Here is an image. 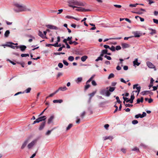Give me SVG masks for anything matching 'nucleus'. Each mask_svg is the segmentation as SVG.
I'll return each mask as SVG.
<instances>
[{
	"instance_id": "obj_58",
	"label": "nucleus",
	"mask_w": 158,
	"mask_h": 158,
	"mask_svg": "<svg viewBox=\"0 0 158 158\" xmlns=\"http://www.w3.org/2000/svg\"><path fill=\"white\" fill-rule=\"evenodd\" d=\"M24 93V92H18L16 93L15 94V96H16V95H19V94H23Z\"/></svg>"
},
{
	"instance_id": "obj_8",
	"label": "nucleus",
	"mask_w": 158,
	"mask_h": 158,
	"mask_svg": "<svg viewBox=\"0 0 158 158\" xmlns=\"http://www.w3.org/2000/svg\"><path fill=\"white\" fill-rule=\"evenodd\" d=\"M147 66L150 68L153 69L155 68V66L151 62L147 61L146 63Z\"/></svg>"
},
{
	"instance_id": "obj_52",
	"label": "nucleus",
	"mask_w": 158,
	"mask_h": 158,
	"mask_svg": "<svg viewBox=\"0 0 158 158\" xmlns=\"http://www.w3.org/2000/svg\"><path fill=\"white\" fill-rule=\"evenodd\" d=\"M10 48L13 49H15V48H18L19 46H14L11 45L10 46Z\"/></svg>"
},
{
	"instance_id": "obj_60",
	"label": "nucleus",
	"mask_w": 158,
	"mask_h": 158,
	"mask_svg": "<svg viewBox=\"0 0 158 158\" xmlns=\"http://www.w3.org/2000/svg\"><path fill=\"white\" fill-rule=\"evenodd\" d=\"M95 92H93L89 94V95L90 96L91 98L93 97L94 94H95Z\"/></svg>"
},
{
	"instance_id": "obj_27",
	"label": "nucleus",
	"mask_w": 158,
	"mask_h": 158,
	"mask_svg": "<svg viewBox=\"0 0 158 158\" xmlns=\"http://www.w3.org/2000/svg\"><path fill=\"white\" fill-rule=\"evenodd\" d=\"M123 103L124 105H125V106L126 107H132L133 106V105H132V104H129L125 103V102H123Z\"/></svg>"
},
{
	"instance_id": "obj_24",
	"label": "nucleus",
	"mask_w": 158,
	"mask_h": 158,
	"mask_svg": "<svg viewBox=\"0 0 158 158\" xmlns=\"http://www.w3.org/2000/svg\"><path fill=\"white\" fill-rule=\"evenodd\" d=\"M143 97H141V99H140L139 98L137 99V103H139L140 102H143Z\"/></svg>"
},
{
	"instance_id": "obj_32",
	"label": "nucleus",
	"mask_w": 158,
	"mask_h": 158,
	"mask_svg": "<svg viewBox=\"0 0 158 158\" xmlns=\"http://www.w3.org/2000/svg\"><path fill=\"white\" fill-rule=\"evenodd\" d=\"M31 90V88H28L27 89L25 90V91L24 92H25L26 93H29L30 92Z\"/></svg>"
},
{
	"instance_id": "obj_53",
	"label": "nucleus",
	"mask_w": 158,
	"mask_h": 158,
	"mask_svg": "<svg viewBox=\"0 0 158 158\" xmlns=\"http://www.w3.org/2000/svg\"><path fill=\"white\" fill-rule=\"evenodd\" d=\"M133 100H132L129 99V100H127L126 101V102L127 103V102H129L130 103H131L132 104L133 102Z\"/></svg>"
},
{
	"instance_id": "obj_34",
	"label": "nucleus",
	"mask_w": 158,
	"mask_h": 158,
	"mask_svg": "<svg viewBox=\"0 0 158 158\" xmlns=\"http://www.w3.org/2000/svg\"><path fill=\"white\" fill-rule=\"evenodd\" d=\"M115 89V88L114 87H110V88L109 89V92H112Z\"/></svg>"
},
{
	"instance_id": "obj_39",
	"label": "nucleus",
	"mask_w": 158,
	"mask_h": 158,
	"mask_svg": "<svg viewBox=\"0 0 158 158\" xmlns=\"http://www.w3.org/2000/svg\"><path fill=\"white\" fill-rule=\"evenodd\" d=\"M116 99L117 100V102L118 103H121V102L120 101L119 99V97L118 96H117L116 97Z\"/></svg>"
},
{
	"instance_id": "obj_64",
	"label": "nucleus",
	"mask_w": 158,
	"mask_h": 158,
	"mask_svg": "<svg viewBox=\"0 0 158 158\" xmlns=\"http://www.w3.org/2000/svg\"><path fill=\"white\" fill-rule=\"evenodd\" d=\"M104 127L106 129H107L108 127H109V125L108 124H105L104 126Z\"/></svg>"
},
{
	"instance_id": "obj_26",
	"label": "nucleus",
	"mask_w": 158,
	"mask_h": 158,
	"mask_svg": "<svg viewBox=\"0 0 158 158\" xmlns=\"http://www.w3.org/2000/svg\"><path fill=\"white\" fill-rule=\"evenodd\" d=\"M82 78L81 77H78L77 78V80L76 81V82L78 83L80 82H81L82 80Z\"/></svg>"
},
{
	"instance_id": "obj_48",
	"label": "nucleus",
	"mask_w": 158,
	"mask_h": 158,
	"mask_svg": "<svg viewBox=\"0 0 158 158\" xmlns=\"http://www.w3.org/2000/svg\"><path fill=\"white\" fill-rule=\"evenodd\" d=\"M121 49V47L120 46H117L115 48V49L118 50Z\"/></svg>"
},
{
	"instance_id": "obj_9",
	"label": "nucleus",
	"mask_w": 158,
	"mask_h": 158,
	"mask_svg": "<svg viewBox=\"0 0 158 158\" xmlns=\"http://www.w3.org/2000/svg\"><path fill=\"white\" fill-rule=\"evenodd\" d=\"M138 58H136L133 61V65L134 66H139L140 64V62H138Z\"/></svg>"
},
{
	"instance_id": "obj_25",
	"label": "nucleus",
	"mask_w": 158,
	"mask_h": 158,
	"mask_svg": "<svg viewBox=\"0 0 158 158\" xmlns=\"http://www.w3.org/2000/svg\"><path fill=\"white\" fill-rule=\"evenodd\" d=\"M68 60L70 61H73L74 60V57L73 56H69L68 58Z\"/></svg>"
},
{
	"instance_id": "obj_11",
	"label": "nucleus",
	"mask_w": 158,
	"mask_h": 158,
	"mask_svg": "<svg viewBox=\"0 0 158 158\" xmlns=\"http://www.w3.org/2000/svg\"><path fill=\"white\" fill-rule=\"evenodd\" d=\"M19 48H20L21 51L23 52L24 51L26 48L27 47L26 46L23 45H21L20 46H19Z\"/></svg>"
},
{
	"instance_id": "obj_16",
	"label": "nucleus",
	"mask_w": 158,
	"mask_h": 158,
	"mask_svg": "<svg viewBox=\"0 0 158 158\" xmlns=\"http://www.w3.org/2000/svg\"><path fill=\"white\" fill-rule=\"evenodd\" d=\"M107 50H103L101 54H100V56H103L104 54H107Z\"/></svg>"
},
{
	"instance_id": "obj_38",
	"label": "nucleus",
	"mask_w": 158,
	"mask_h": 158,
	"mask_svg": "<svg viewBox=\"0 0 158 158\" xmlns=\"http://www.w3.org/2000/svg\"><path fill=\"white\" fill-rule=\"evenodd\" d=\"M139 117H140V118H142L141 117V114H138L136 115L135 116V118H138Z\"/></svg>"
},
{
	"instance_id": "obj_28",
	"label": "nucleus",
	"mask_w": 158,
	"mask_h": 158,
	"mask_svg": "<svg viewBox=\"0 0 158 158\" xmlns=\"http://www.w3.org/2000/svg\"><path fill=\"white\" fill-rule=\"evenodd\" d=\"M73 126V124H70L66 128V131H68Z\"/></svg>"
},
{
	"instance_id": "obj_7",
	"label": "nucleus",
	"mask_w": 158,
	"mask_h": 158,
	"mask_svg": "<svg viewBox=\"0 0 158 158\" xmlns=\"http://www.w3.org/2000/svg\"><path fill=\"white\" fill-rule=\"evenodd\" d=\"M46 26L48 28L51 29L57 30L58 29L57 27L52 25H47Z\"/></svg>"
},
{
	"instance_id": "obj_19",
	"label": "nucleus",
	"mask_w": 158,
	"mask_h": 158,
	"mask_svg": "<svg viewBox=\"0 0 158 158\" xmlns=\"http://www.w3.org/2000/svg\"><path fill=\"white\" fill-rule=\"evenodd\" d=\"M38 35L42 37L43 38H44L45 36H44V35L43 34L42 32L41 31H39V32L38 33Z\"/></svg>"
},
{
	"instance_id": "obj_18",
	"label": "nucleus",
	"mask_w": 158,
	"mask_h": 158,
	"mask_svg": "<svg viewBox=\"0 0 158 158\" xmlns=\"http://www.w3.org/2000/svg\"><path fill=\"white\" fill-rule=\"evenodd\" d=\"M54 118V116H51L48 119V124H50L52 122Z\"/></svg>"
},
{
	"instance_id": "obj_17",
	"label": "nucleus",
	"mask_w": 158,
	"mask_h": 158,
	"mask_svg": "<svg viewBox=\"0 0 158 158\" xmlns=\"http://www.w3.org/2000/svg\"><path fill=\"white\" fill-rule=\"evenodd\" d=\"M67 89V88L66 87V86H64L63 87H60L59 89L57 90H58V91L59 90H61L62 91H64L66 90Z\"/></svg>"
},
{
	"instance_id": "obj_46",
	"label": "nucleus",
	"mask_w": 158,
	"mask_h": 158,
	"mask_svg": "<svg viewBox=\"0 0 158 158\" xmlns=\"http://www.w3.org/2000/svg\"><path fill=\"white\" fill-rule=\"evenodd\" d=\"M138 123V121L137 120H134L132 121V123L133 124H135Z\"/></svg>"
},
{
	"instance_id": "obj_47",
	"label": "nucleus",
	"mask_w": 158,
	"mask_h": 158,
	"mask_svg": "<svg viewBox=\"0 0 158 158\" xmlns=\"http://www.w3.org/2000/svg\"><path fill=\"white\" fill-rule=\"evenodd\" d=\"M52 131V130L48 131L46 133L45 135H50V134Z\"/></svg>"
},
{
	"instance_id": "obj_29",
	"label": "nucleus",
	"mask_w": 158,
	"mask_h": 158,
	"mask_svg": "<svg viewBox=\"0 0 158 158\" xmlns=\"http://www.w3.org/2000/svg\"><path fill=\"white\" fill-rule=\"evenodd\" d=\"M85 111H83L81 114L80 116L81 118H83L85 116Z\"/></svg>"
},
{
	"instance_id": "obj_10",
	"label": "nucleus",
	"mask_w": 158,
	"mask_h": 158,
	"mask_svg": "<svg viewBox=\"0 0 158 158\" xmlns=\"http://www.w3.org/2000/svg\"><path fill=\"white\" fill-rule=\"evenodd\" d=\"M29 142V139H27L23 143V144L21 147V148L22 149H23L27 145V144Z\"/></svg>"
},
{
	"instance_id": "obj_54",
	"label": "nucleus",
	"mask_w": 158,
	"mask_h": 158,
	"mask_svg": "<svg viewBox=\"0 0 158 158\" xmlns=\"http://www.w3.org/2000/svg\"><path fill=\"white\" fill-rule=\"evenodd\" d=\"M58 43L56 42L55 44H52V46H54L55 47H57V45H58Z\"/></svg>"
},
{
	"instance_id": "obj_3",
	"label": "nucleus",
	"mask_w": 158,
	"mask_h": 158,
	"mask_svg": "<svg viewBox=\"0 0 158 158\" xmlns=\"http://www.w3.org/2000/svg\"><path fill=\"white\" fill-rule=\"evenodd\" d=\"M108 87L106 88V89H103L101 90L100 93L102 95H105L106 96L109 97L110 95V93L108 90Z\"/></svg>"
},
{
	"instance_id": "obj_21",
	"label": "nucleus",
	"mask_w": 158,
	"mask_h": 158,
	"mask_svg": "<svg viewBox=\"0 0 158 158\" xmlns=\"http://www.w3.org/2000/svg\"><path fill=\"white\" fill-rule=\"evenodd\" d=\"M133 33L134 34V37H139L140 36L139 33H138L137 31L134 32Z\"/></svg>"
},
{
	"instance_id": "obj_14",
	"label": "nucleus",
	"mask_w": 158,
	"mask_h": 158,
	"mask_svg": "<svg viewBox=\"0 0 158 158\" xmlns=\"http://www.w3.org/2000/svg\"><path fill=\"white\" fill-rule=\"evenodd\" d=\"M122 46L123 48H126L130 47V45L127 44L123 43L122 44Z\"/></svg>"
},
{
	"instance_id": "obj_6",
	"label": "nucleus",
	"mask_w": 158,
	"mask_h": 158,
	"mask_svg": "<svg viewBox=\"0 0 158 158\" xmlns=\"http://www.w3.org/2000/svg\"><path fill=\"white\" fill-rule=\"evenodd\" d=\"M78 8L76 9V10L78 11H81V12H86V11H90V10L89 9H85L83 8H82L81 7H77Z\"/></svg>"
},
{
	"instance_id": "obj_44",
	"label": "nucleus",
	"mask_w": 158,
	"mask_h": 158,
	"mask_svg": "<svg viewBox=\"0 0 158 158\" xmlns=\"http://www.w3.org/2000/svg\"><path fill=\"white\" fill-rule=\"evenodd\" d=\"M58 66L60 68H61L63 67V65L62 63H60L58 64Z\"/></svg>"
},
{
	"instance_id": "obj_13",
	"label": "nucleus",
	"mask_w": 158,
	"mask_h": 158,
	"mask_svg": "<svg viewBox=\"0 0 158 158\" xmlns=\"http://www.w3.org/2000/svg\"><path fill=\"white\" fill-rule=\"evenodd\" d=\"M148 30L150 31V34L152 35H153L156 33V31L155 29H153L152 28H149Z\"/></svg>"
},
{
	"instance_id": "obj_35",
	"label": "nucleus",
	"mask_w": 158,
	"mask_h": 158,
	"mask_svg": "<svg viewBox=\"0 0 158 158\" xmlns=\"http://www.w3.org/2000/svg\"><path fill=\"white\" fill-rule=\"evenodd\" d=\"M21 56L22 57L29 56V54H21Z\"/></svg>"
},
{
	"instance_id": "obj_4",
	"label": "nucleus",
	"mask_w": 158,
	"mask_h": 158,
	"mask_svg": "<svg viewBox=\"0 0 158 158\" xmlns=\"http://www.w3.org/2000/svg\"><path fill=\"white\" fill-rule=\"evenodd\" d=\"M37 140L35 139L33 140L27 145V147L29 149L32 148V147L36 143Z\"/></svg>"
},
{
	"instance_id": "obj_15",
	"label": "nucleus",
	"mask_w": 158,
	"mask_h": 158,
	"mask_svg": "<svg viewBox=\"0 0 158 158\" xmlns=\"http://www.w3.org/2000/svg\"><path fill=\"white\" fill-rule=\"evenodd\" d=\"M103 139L104 140L107 139H109L111 141H112L113 139V137L112 136H105L103 137Z\"/></svg>"
},
{
	"instance_id": "obj_50",
	"label": "nucleus",
	"mask_w": 158,
	"mask_h": 158,
	"mask_svg": "<svg viewBox=\"0 0 158 158\" xmlns=\"http://www.w3.org/2000/svg\"><path fill=\"white\" fill-rule=\"evenodd\" d=\"M114 6H115L116 7L118 8H120L122 6L120 5H118L115 4L114 5Z\"/></svg>"
},
{
	"instance_id": "obj_56",
	"label": "nucleus",
	"mask_w": 158,
	"mask_h": 158,
	"mask_svg": "<svg viewBox=\"0 0 158 158\" xmlns=\"http://www.w3.org/2000/svg\"><path fill=\"white\" fill-rule=\"evenodd\" d=\"M39 122H40L38 120V119L37 118L36 119V120H35V121H34V122H33V124H34L36 123H38Z\"/></svg>"
},
{
	"instance_id": "obj_59",
	"label": "nucleus",
	"mask_w": 158,
	"mask_h": 158,
	"mask_svg": "<svg viewBox=\"0 0 158 158\" xmlns=\"http://www.w3.org/2000/svg\"><path fill=\"white\" fill-rule=\"evenodd\" d=\"M147 1L149 2V4H151L154 3V2L152 0H147Z\"/></svg>"
},
{
	"instance_id": "obj_57",
	"label": "nucleus",
	"mask_w": 158,
	"mask_h": 158,
	"mask_svg": "<svg viewBox=\"0 0 158 158\" xmlns=\"http://www.w3.org/2000/svg\"><path fill=\"white\" fill-rule=\"evenodd\" d=\"M24 93V92H18L16 93L15 94V96H16V95H19V94H23Z\"/></svg>"
},
{
	"instance_id": "obj_63",
	"label": "nucleus",
	"mask_w": 158,
	"mask_h": 158,
	"mask_svg": "<svg viewBox=\"0 0 158 158\" xmlns=\"http://www.w3.org/2000/svg\"><path fill=\"white\" fill-rule=\"evenodd\" d=\"M123 69L125 70H127L128 69V67L127 66H124L123 68Z\"/></svg>"
},
{
	"instance_id": "obj_42",
	"label": "nucleus",
	"mask_w": 158,
	"mask_h": 158,
	"mask_svg": "<svg viewBox=\"0 0 158 158\" xmlns=\"http://www.w3.org/2000/svg\"><path fill=\"white\" fill-rule=\"evenodd\" d=\"M104 57L106 58L107 59L109 60H111V57L110 56H108L107 55H105Z\"/></svg>"
},
{
	"instance_id": "obj_1",
	"label": "nucleus",
	"mask_w": 158,
	"mask_h": 158,
	"mask_svg": "<svg viewBox=\"0 0 158 158\" xmlns=\"http://www.w3.org/2000/svg\"><path fill=\"white\" fill-rule=\"evenodd\" d=\"M14 5L15 7L14 9V10L16 12L29 11L31 10L30 8L25 5L18 2H15L14 3Z\"/></svg>"
},
{
	"instance_id": "obj_41",
	"label": "nucleus",
	"mask_w": 158,
	"mask_h": 158,
	"mask_svg": "<svg viewBox=\"0 0 158 158\" xmlns=\"http://www.w3.org/2000/svg\"><path fill=\"white\" fill-rule=\"evenodd\" d=\"M110 49L113 52L115 51V48L113 46H112L111 47H110Z\"/></svg>"
},
{
	"instance_id": "obj_5",
	"label": "nucleus",
	"mask_w": 158,
	"mask_h": 158,
	"mask_svg": "<svg viewBox=\"0 0 158 158\" xmlns=\"http://www.w3.org/2000/svg\"><path fill=\"white\" fill-rule=\"evenodd\" d=\"M138 86V84H135L133 86V88L134 89L135 88L137 89V90L135 91L134 92L138 93L137 95H138V94H139V93L140 92L141 89V87L139 86Z\"/></svg>"
},
{
	"instance_id": "obj_62",
	"label": "nucleus",
	"mask_w": 158,
	"mask_h": 158,
	"mask_svg": "<svg viewBox=\"0 0 158 158\" xmlns=\"http://www.w3.org/2000/svg\"><path fill=\"white\" fill-rule=\"evenodd\" d=\"M123 98L124 100V101L123 102H126V101L127 100H129V99H128V98H127L124 97H123Z\"/></svg>"
},
{
	"instance_id": "obj_49",
	"label": "nucleus",
	"mask_w": 158,
	"mask_h": 158,
	"mask_svg": "<svg viewBox=\"0 0 158 158\" xmlns=\"http://www.w3.org/2000/svg\"><path fill=\"white\" fill-rule=\"evenodd\" d=\"M146 114L145 112H143V114H141V117L142 118H143L145 116H146Z\"/></svg>"
},
{
	"instance_id": "obj_22",
	"label": "nucleus",
	"mask_w": 158,
	"mask_h": 158,
	"mask_svg": "<svg viewBox=\"0 0 158 158\" xmlns=\"http://www.w3.org/2000/svg\"><path fill=\"white\" fill-rule=\"evenodd\" d=\"M10 33V32L9 30H7L6 31L5 34L4 36L5 37H7Z\"/></svg>"
},
{
	"instance_id": "obj_12",
	"label": "nucleus",
	"mask_w": 158,
	"mask_h": 158,
	"mask_svg": "<svg viewBox=\"0 0 158 158\" xmlns=\"http://www.w3.org/2000/svg\"><path fill=\"white\" fill-rule=\"evenodd\" d=\"M45 122H43L40 125V126L39 127V129L40 130H42L44 127L45 125Z\"/></svg>"
},
{
	"instance_id": "obj_31",
	"label": "nucleus",
	"mask_w": 158,
	"mask_h": 158,
	"mask_svg": "<svg viewBox=\"0 0 158 158\" xmlns=\"http://www.w3.org/2000/svg\"><path fill=\"white\" fill-rule=\"evenodd\" d=\"M138 4H139L138 3H136L135 4H130L129 5V6L131 7H135Z\"/></svg>"
},
{
	"instance_id": "obj_45",
	"label": "nucleus",
	"mask_w": 158,
	"mask_h": 158,
	"mask_svg": "<svg viewBox=\"0 0 158 158\" xmlns=\"http://www.w3.org/2000/svg\"><path fill=\"white\" fill-rule=\"evenodd\" d=\"M92 84L94 86H96L97 85L96 82L94 80H93L92 81Z\"/></svg>"
},
{
	"instance_id": "obj_43",
	"label": "nucleus",
	"mask_w": 158,
	"mask_h": 158,
	"mask_svg": "<svg viewBox=\"0 0 158 158\" xmlns=\"http://www.w3.org/2000/svg\"><path fill=\"white\" fill-rule=\"evenodd\" d=\"M63 62L64 64L66 66H68L69 65V63L65 60H64L63 61Z\"/></svg>"
},
{
	"instance_id": "obj_40",
	"label": "nucleus",
	"mask_w": 158,
	"mask_h": 158,
	"mask_svg": "<svg viewBox=\"0 0 158 158\" xmlns=\"http://www.w3.org/2000/svg\"><path fill=\"white\" fill-rule=\"evenodd\" d=\"M132 150L133 151L138 152L139 151V149L137 147H135V148L132 149Z\"/></svg>"
},
{
	"instance_id": "obj_61",
	"label": "nucleus",
	"mask_w": 158,
	"mask_h": 158,
	"mask_svg": "<svg viewBox=\"0 0 158 158\" xmlns=\"http://www.w3.org/2000/svg\"><path fill=\"white\" fill-rule=\"evenodd\" d=\"M104 48H105L106 49H107V48L110 49V46H108V45H104Z\"/></svg>"
},
{
	"instance_id": "obj_55",
	"label": "nucleus",
	"mask_w": 158,
	"mask_h": 158,
	"mask_svg": "<svg viewBox=\"0 0 158 158\" xmlns=\"http://www.w3.org/2000/svg\"><path fill=\"white\" fill-rule=\"evenodd\" d=\"M153 21L154 23H156V24L158 23V20H157V19H153Z\"/></svg>"
},
{
	"instance_id": "obj_20",
	"label": "nucleus",
	"mask_w": 158,
	"mask_h": 158,
	"mask_svg": "<svg viewBox=\"0 0 158 158\" xmlns=\"http://www.w3.org/2000/svg\"><path fill=\"white\" fill-rule=\"evenodd\" d=\"M63 100L62 99H59V100H54L53 101V102L54 103H61L63 102Z\"/></svg>"
},
{
	"instance_id": "obj_30",
	"label": "nucleus",
	"mask_w": 158,
	"mask_h": 158,
	"mask_svg": "<svg viewBox=\"0 0 158 158\" xmlns=\"http://www.w3.org/2000/svg\"><path fill=\"white\" fill-rule=\"evenodd\" d=\"M114 74L111 73H110L108 77V79H110L111 78L114 77Z\"/></svg>"
},
{
	"instance_id": "obj_23",
	"label": "nucleus",
	"mask_w": 158,
	"mask_h": 158,
	"mask_svg": "<svg viewBox=\"0 0 158 158\" xmlns=\"http://www.w3.org/2000/svg\"><path fill=\"white\" fill-rule=\"evenodd\" d=\"M88 57L87 56H82L81 58V59L82 61L84 62L86 60V59Z\"/></svg>"
},
{
	"instance_id": "obj_2",
	"label": "nucleus",
	"mask_w": 158,
	"mask_h": 158,
	"mask_svg": "<svg viewBox=\"0 0 158 158\" xmlns=\"http://www.w3.org/2000/svg\"><path fill=\"white\" fill-rule=\"evenodd\" d=\"M69 6L73 8L78 7L77 6H84L85 3L78 2L76 0H71L69 2Z\"/></svg>"
},
{
	"instance_id": "obj_37",
	"label": "nucleus",
	"mask_w": 158,
	"mask_h": 158,
	"mask_svg": "<svg viewBox=\"0 0 158 158\" xmlns=\"http://www.w3.org/2000/svg\"><path fill=\"white\" fill-rule=\"evenodd\" d=\"M76 118L77 119V120L76 121V123L77 124H79L80 123V119L79 118L78 116L76 117Z\"/></svg>"
},
{
	"instance_id": "obj_33",
	"label": "nucleus",
	"mask_w": 158,
	"mask_h": 158,
	"mask_svg": "<svg viewBox=\"0 0 158 158\" xmlns=\"http://www.w3.org/2000/svg\"><path fill=\"white\" fill-rule=\"evenodd\" d=\"M58 92V90H56L55 92L52 93L49 95V97H52L53 95H54L56 93H57Z\"/></svg>"
},
{
	"instance_id": "obj_36",
	"label": "nucleus",
	"mask_w": 158,
	"mask_h": 158,
	"mask_svg": "<svg viewBox=\"0 0 158 158\" xmlns=\"http://www.w3.org/2000/svg\"><path fill=\"white\" fill-rule=\"evenodd\" d=\"M102 56H100L98 57V58L95 60V61H98L99 60H102L103 58H102Z\"/></svg>"
},
{
	"instance_id": "obj_51",
	"label": "nucleus",
	"mask_w": 158,
	"mask_h": 158,
	"mask_svg": "<svg viewBox=\"0 0 158 158\" xmlns=\"http://www.w3.org/2000/svg\"><path fill=\"white\" fill-rule=\"evenodd\" d=\"M90 85L87 84L85 86V89H87L90 87Z\"/></svg>"
}]
</instances>
